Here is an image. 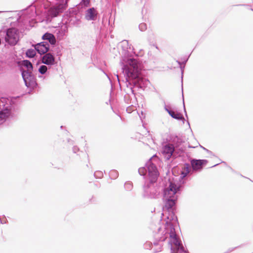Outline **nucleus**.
I'll use <instances>...</instances> for the list:
<instances>
[{
  "instance_id": "obj_1",
  "label": "nucleus",
  "mask_w": 253,
  "mask_h": 253,
  "mask_svg": "<svg viewBox=\"0 0 253 253\" xmlns=\"http://www.w3.org/2000/svg\"><path fill=\"white\" fill-rule=\"evenodd\" d=\"M146 167H141L138 172L140 175L145 176L148 174V178L146 179L143 186V198L147 199H157L161 192L163 193V200L165 204L163 210L169 212L168 218L170 220H176L177 218L175 215L178 194L181 191V187L177 184L169 180L168 183L162 181L158 183L159 173L156 165L147 163Z\"/></svg>"
},
{
  "instance_id": "obj_2",
  "label": "nucleus",
  "mask_w": 253,
  "mask_h": 253,
  "mask_svg": "<svg viewBox=\"0 0 253 253\" xmlns=\"http://www.w3.org/2000/svg\"><path fill=\"white\" fill-rule=\"evenodd\" d=\"M14 11H1V25L2 26H16L24 29L27 24L30 22V19H33L37 16L36 8L31 5L26 9L19 11L17 17L13 16Z\"/></svg>"
},
{
  "instance_id": "obj_3",
  "label": "nucleus",
  "mask_w": 253,
  "mask_h": 253,
  "mask_svg": "<svg viewBox=\"0 0 253 253\" xmlns=\"http://www.w3.org/2000/svg\"><path fill=\"white\" fill-rule=\"evenodd\" d=\"M129 64L133 68V70L127 68L124 65L122 67V70L123 72L125 75H127V76H130L133 80H135L132 83H131L128 81L127 78H126L127 87H128V85H130L131 92L135 96L133 88L135 86H137L139 88L144 89V88L147 86L148 83H149V81L148 79H143L140 77L142 67L139 59L137 58H130L129 60Z\"/></svg>"
},
{
  "instance_id": "obj_4",
  "label": "nucleus",
  "mask_w": 253,
  "mask_h": 253,
  "mask_svg": "<svg viewBox=\"0 0 253 253\" xmlns=\"http://www.w3.org/2000/svg\"><path fill=\"white\" fill-rule=\"evenodd\" d=\"M21 103L20 97L1 96V127L4 123L15 117Z\"/></svg>"
},
{
  "instance_id": "obj_5",
  "label": "nucleus",
  "mask_w": 253,
  "mask_h": 253,
  "mask_svg": "<svg viewBox=\"0 0 253 253\" xmlns=\"http://www.w3.org/2000/svg\"><path fill=\"white\" fill-rule=\"evenodd\" d=\"M22 29L18 25L1 27V37L4 38V46H13L17 44L19 41V30Z\"/></svg>"
},
{
  "instance_id": "obj_6",
  "label": "nucleus",
  "mask_w": 253,
  "mask_h": 253,
  "mask_svg": "<svg viewBox=\"0 0 253 253\" xmlns=\"http://www.w3.org/2000/svg\"><path fill=\"white\" fill-rule=\"evenodd\" d=\"M169 232L166 231L165 233L161 237L158 241L164 242L169 236V245L170 246V253H181L185 250L182 246L181 242L177 237L175 230L173 224H170Z\"/></svg>"
},
{
  "instance_id": "obj_7",
  "label": "nucleus",
  "mask_w": 253,
  "mask_h": 253,
  "mask_svg": "<svg viewBox=\"0 0 253 253\" xmlns=\"http://www.w3.org/2000/svg\"><path fill=\"white\" fill-rule=\"evenodd\" d=\"M82 13L76 8L70 10L69 12L64 15L62 22L65 25V27L74 26H80L81 23Z\"/></svg>"
},
{
  "instance_id": "obj_8",
  "label": "nucleus",
  "mask_w": 253,
  "mask_h": 253,
  "mask_svg": "<svg viewBox=\"0 0 253 253\" xmlns=\"http://www.w3.org/2000/svg\"><path fill=\"white\" fill-rule=\"evenodd\" d=\"M52 5L48 10V16L52 18L61 14L67 7L69 0H53L50 1L46 0Z\"/></svg>"
},
{
  "instance_id": "obj_9",
  "label": "nucleus",
  "mask_w": 253,
  "mask_h": 253,
  "mask_svg": "<svg viewBox=\"0 0 253 253\" xmlns=\"http://www.w3.org/2000/svg\"><path fill=\"white\" fill-rule=\"evenodd\" d=\"M21 75L24 84L28 89L27 93L29 94L33 93L38 87L36 78L33 72H29L28 71H22Z\"/></svg>"
},
{
  "instance_id": "obj_10",
  "label": "nucleus",
  "mask_w": 253,
  "mask_h": 253,
  "mask_svg": "<svg viewBox=\"0 0 253 253\" xmlns=\"http://www.w3.org/2000/svg\"><path fill=\"white\" fill-rule=\"evenodd\" d=\"M176 150L173 144L170 143L168 142L162 143L161 153L165 162H167L168 166L169 165V162L172 163L177 157L175 154Z\"/></svg>"
},
{
  "instance_id": "obj_11",
  "label": "nucleus",
  "mask_w": 253,
  "mask_h": 253,
  "mask_svg": "<svg viewBox=\"0 0 253 253\" xmlns=\"http://www.w3.org/2000/svg\"><path fill=\"white\" fill-rule=\"evenodd\" d=\"M189 160L193 173L201 172L208 163V161L206 159H197L191 158Z\"/></svg>"
},
{
  "instance_id": "obj_12",
  "label": "nucleus",
  "mask_w": 253,
  "mask_h": 253,
  "mask_svg": "<svg viewBox=\"0 0 253 253\" xmlns=\"http://www.w3.org/2000/svg\"><path fill=\"white\" fill-rule=\"evenodd\" d=\"M34 48L38 53L40 55L44 54L49 50V44L47 42L43 41L36 44Z\"/></svg>"
},
{
  "instance_id": "obj_13",
  "label": "nucleus",
  "mask_w": 253,
  "mask_h": 253,
  "mask_svg": "<svg viewBox=\"0 0 253 253\" xmlns=\"http://www.w3.org/2000/svg\"><path fill=\"white\" fill-rule=\"evenodd\" d=\"M98 17V14L96 9L93 7L88 8L85 12L84 18L87 21L96 20Z\"/></svg>"
},
{
  "instance_id": "obj_14",
  "label": "nucleus",
  "mask_w": 253,
  "mask_h": 253,
  "mask_svg": "<svg viewBox=\"0 0 253 253\" xmlns=\"http://www.w3.org/2000/svg\"><path fill=\"white\" fill-rule=\"evenodd\" d=\"M42 63L51 67L55 64L54 55L50 52L45 53L42 57Z\"/></svg>"
},
{
  "instance_id": "obj_15",
  "label": "nucleus",
  "mask_w": 253,
  "mask_h": 253,
  "mask_svg": "<svg viewBox=\"0 0 253 253\" xmlns=\"http://www.w3.org/2000/svg\"><path fill=\"white\" fill-rule=\"evenodd\" d=\"M164 109L168 112L169 115L172 118L182 121L183 123H184L185 121L183 115L181 113L175 112L174 111L170 110L165 103Z\"/></svg>"
},
{
  "instance_id": "obj_16",
  "label": "nucleus",
  "mask_w": 253,
  "mask_h": 253,
  "mask_svg": "<svg viewBox=\"0 0 253 253\" xmlns=\"http://www.w3.org/2000/svg\"><path fill=\"white\" fill-rule=\"evenodd\" d=\"M42 40L44 41L50 43L52 46H54L56 43V40L55 36L52 33L48 32L44 33L42 37Z\"/></svg>"
},
{
  "instance_id": "obj_17",
  "label": "nucleus",
  "mask_w": 253,
  "mask_h": 253,
  "mask_svg": "<svg viewBox=\"0 0 253 253\" xmlns=\"http://www.w3.org/2000/svg\"><path fill=\"white\" fill-rule=\"evenodd\" d=\"M193 173L192 170L191 171L190 169V164L185 163L182 167L180 171V179H183L189 175V176Z\"/></svg>"
},
{
  "instance_id": "obj_18",
  "label": "nucleus",
  "mask_w": 253,
  "mask_h": 253,
  "mask_svg": "<svg viewBox=\"0 0 253 253\" xmlns=\"http://www.w3.org/2000/svg\"><path fill=\"white\" fill-rule=\"evenodd\" d=\"M50 68L49 66L47 67L44 65H41L38 69V71L41 75L38 76V78L43 80L45 79L49 75L48 70Z\"/></svg>"
},
{
  "instance_id": "obj_19",
  "label": "nucleus",
  "mask_w": 253,
  "mask_h": 253,
  "mask_svg": "<svg viewBox=\"0 0 253 253\" xmlns=\"http://www.w3.org/2000/svg\"><path fill=\"white\" fill-rule=\"evenodd\" d=\"M169 140L172 143V144L176 149L183 142L182 139L176 135L171 134L169 136Z\"/></svg>"
},
{
  "instance_id": "obj_20",
  "label": "nucleus",
  "mask_w": 253,
  "mask_h": 253,
  "mask_svg": "<svg viewBox=\"0 0 253 253\" xmlns=\"http://www.w3.org/2000/svg\"><path fill=\"white\" fill-rule=\"evenodd\" d=\"M23 67H25L26 69H22L20 71H28L29 72H33V66L31 62L28 60H24L23 63Z\"/></svg>"
},
{
  "instance_id": "obj_21",
  "label": "nucleus",
  "mask_w": 253,
  "mask_h": 253,
  "mask_svg": "<svg viewBox=\"0 0 253 253\" xmlns=\"http://www.w3.org/2000/svg\"><path fill=\"white\" fill-rule=\"evenodd\" d=\"M66 29H60L57 28L55 31V34H56L57 37L58 39L60 40L65 35L66 32L67 31V27H66Z\"/></svg>"
},
{
  "instance_id": "obj_22",
  "label": "nucleus",
  "mask_w": 253,
  "mask_h": 253,
  "mask_svg": "<svg viewBox=\"0 0 253 253\" xmlns=\"http://www.w3.org/2000/svg\"><path fill=\"white\" fill-rule=\"evenodd\" d=\"M121 43L122 46L124 50H128V49L130 50L131 48L132 50H134L133 47L132 46L131 44H129L127 40H124L121 42Z\"/></svg>"
},
{
  "instance_id": "obj_23",
  "label": "nucleus",
  "mask_w": 253,
  "mask_h": 253,
  "mask_svg": "<svg viewBox=\"0 0 253 253\" xmlns=\"http://www.w3.org/2000/svg\"><path fill=\"white\" fill-rule=\"evenodd\" d=\"M37 53L36 50L34 48H29L26 51V56L28 58H33Z\"/></svg>"
},
{
  "instance_id": "obj_24",
  "label": "nucleus",
  "mask_w": 253,
  "mask_h": 253,
  "mask_svg": "<svg viewBox=\"0 0 253 253\" xmlns=\"http://www.w3.org/2000/svg\"><path fill=\"white\" fill-rule=\"evenodd\" d=\"M176 62L179 65L180 69L181 70V87H182V92H183V78L184 74V69L185 68V65H182V62L179 60H176Z\"/></svg>"
},
{
  "instance_id": "obj_25",
  "label": "nucleus",
  "mask_w": 253,
  "mask_h": 253,
  "mask_svg": "<svg viewBox=\"0 0 253 253\" xmlns=\"http://www.w3.org/2000/svg\"><path fill=\"white\" fill-rule=\"evenodd\" d=\"M109 176L112 179H115L119 175V172L117 170L115 169L111 170L109 172Z\"/></svg>"
},
{
  "instance_id": "obj_26",
  "label": "nucleus",
  "mask_w": 253,
  "mask_h": 253,
  "mask_svg": "<svg viewBox=\"0 0 253 253\" xmlns=\"http://www.w3.org/2000/svg\"><path fill=\"white\" fill-rule=\"evenodd\" d=\"M124 187L126 191H130L133 188L132 182L130 181L126 182L124 184Z\"/></svg>"
},
{
  "instance_id": "obj_27",
  "label": "nucleus",
  "mask_w": 253,
  "mask_h": 253,
  "mask_svg": "<svg viewBox=\"0 0 253 253\" xmlns=\"http://www.w3.org/2000/svg\"><path fill=\"white\" fill-rule=\"evenodd\" d=\"M80 4L84 7H88L90 5V0H81Z\"/></svg>"
},
{
  "instance_id": "obj_28",
  "label": "nucleus",
  "mask_w": 253,
  "mask_h": 253,
  "mask_svg": "<svg viewBox=\"0 0 253 253\" xmlns=\"http://www.w3.org/2000/svg\"><path fill=\"white\" fill-rule=\"evenodd\" d=\"M52 46L54 48L53 51L54 52L55 54L57 56L61 55L60 47L58 45L57 46H56V44Z\"/></svg>"
},
{
  "instance_id": "obj_29",
  "label": "nucleus",
  "mask_w": 253,
  "mask_h": 253,
  "mask_svg": "<svg viewBox=\"0 0 253 253\" xmlns=\"http://www.w3.org/2000/svg\"><path fill=\"white\" fill-rule=\"evenodd\" d=\"M103 176V172L100 170H97L94 173V176L96 178H101Z\"/></svg>"
},
{
  "instance_id": "obj_30",
  "label": "nucleus",
  "mask_w": 253,
  "mask_h": 253,
  "mask_svg": "<svg viewBox=\"0 0 253 253\" xmlns=\"http://www.w3.org/2000/svg\"><path fill=\"white\" fill-rule=\"evenodd\" d=\"M152 246L151 242L147 241L144 244L143 247L146 250H150L152 248Z\"/></svg>"
},
{
  "instance_id": "obj_31",
  "label": "nucleus",
  "mask_w": 253,
  "mask_h": 253,
  "mask_svg": "<svg viewBox=\"0 0 253 253\" xmlns=\"http://www.w3.org/2000/svg\"><path fill=\"white\" fill-rule=\"evenodd\" d=\"M138 28L140 31H145L147 29V25L145 23H140L138 26Z\"/></svg>"
},
{
  "instance_id": "obj_32",
  "label": "nucleus",
  "mask_w": 253,
  "mask_h": 253,
  "mask_svg": "<svg viewBox=\"0 0 253 253\" xmlns=\"http://www.w3.org/2000/svg\"><path fill=\"white\" fill-rule=\"evenodd\" d=\"M124 100L127 104L131 103L130 96L128 94H126L124 96Z\"/></svg>"
},
{
  "instance_id": "obj_33",
  "label": "nucleus",
  "mask_w": 253,
  "mask_h": 253,
  "mask_svg": "<svg viewBox=\"0 0 253 253\" xmlns=\"http://www.w3.org/2000/svg\"><path fill=\"white\" fill-rule=\"evenodd\" d=\"M182 99H183V110H184V114H185V116L186 117V118L188 119V117L187 113V112H186V108H185V103H184V95H183V93H182Z\"/></svg>"
},
{
  "instance_id": "obj_34",
  "label": "nucleus",
  "mask_w": 253,
  "mask_h": 253,
  "mask_svg": "<svg viewBox=\"0 0 253 253\" xmlns=\"http://www.w3.org/2000/svg\"><path fill=\"white\" fill-rule=\"evenodd\" d=\"M234 6H246V7H250V9L253 11V9L252 8H251V5H249V4H239L234 5Z\"/></svg>"
},
{
  "instance_id": "obj_35",
  "label": "nucleus",
  "mask_w": 253,
  "mask_h": 253,
  "mask_svg": "<svg viewBox=\"0 0 253 253\" xmlns=\"http://www.w3.org/2000/svg\"><path fill=\"white\" fill-rule=\"evenodd\" d=\"M7 222V219L6 218L4 215H1V224H5Z\"/></svg>"
},
{
  "instance_id": "obj_36",
  "label": "nucleus",
  "mask_w": 253,
  "mask_h": 253,
  "mask_svg": "<svg viewBox=\"0 0 253 253\" xmlns=\"http://www.w3.org/2000/svg\"><path fill=\"white\" fill-rule=\"evenodd\" d=\"M190 55V54L188 57H183L182 59V63H183L184 65H185L186 63H187V62L188 61V59H189Z\"/></svg>"
},
{
  "instance_id": "obj_37",
  "label": "nucleus",
  "mask_w": 253,
  "mask_h": 253,
  "mask_svg": "<svg viewBox=\"0 0 253 253\" xmlns=\"http://www.w3.org/2000/svg\"><path fill=\"white\" fill-rule=\"evenodd\" d=\"M80 149L79 147L77 146H74L73 147V152L74 153H77V152L79 151Z\"/></svg>"
},
{
  "instance_id": "obj_38",
  "label": "nucleus",
  "mask_w": 253,
  "mask_h": 253,
  "mask_svg": "<svg viewBox=\"0 0 253 253\" xmlns=\"http://www.w3.org/2000/svg\"><path fill=\"white\" fill-rule=\"evenodd\" d=\"M205 151H206L208 154H209L210 155L212 156H215L214 154L211 151L208 150V149H205Z\"/></svg>"
},
{
  "instance_id": "obj_39",
  "label": "nucleus",
  "mask_w": 253,
  "mask_h": 253,
  "mask_svg": "<svg viewBox=\"0 0 253 253\" xmlns=\"http://www.w3.org/2000/svg\"><path fill=\"white\" fill-rule=\"evenodd\" d=\"M239 247V246H237V247H235L234 248H229L226 253H230V252H232L233 251H234L235 249H237Z\"/></svg>"
},
{
  "instance_id": "obj_40",
  "label": "nucleus",
  "mask_w": 253,
  "mask_h": 253,
  "mask_svg": "<svg viewBox=\"0 0 253 253\" xmlns=\"http://www.w3.org/2000/svg\"><path fill=\"white\" fill-rule=\"evenodd\" d=\"M179 154V155H180L181 154H182L184 152V150L182 149V148H178Z\"/></svg>"
},
{
  "instance_id": "obj_41",
  "label": "nucleus",
  "mask_w": 253,
  "mask_h": 253,
  "mask_svg": "<svg viewBox=\"0 0 253 253\" xmlns=\"http://www.w3.org/2000/svg\"><path fill=\"white\" fill-rule=\"evenodd\" d=\"M151 159H152V158H150V159H149V161H148V162L145 164V165H146V164H147V163H152V164H153V163L150 161ZM144 167H145V168H146V165H145V166H144Z\"/></svg>"
},
{
  "instance_id": "obj_42",
  "label": "nucleus",
  "mask_w": 253,
  "mask_h": 253,
  "mask_svg": "<svg viewBox=\"0 0 253 253\" xmlns=\"http://www.w3.org/2000/svg\"><path fill=\"white\" fill-rule=\"evenodd\" d=\"M161 250V248H160V250H156V251H154V253H157L158 252H160Z\"/></svg>"
},
{
  "instance_id": "obj_43",
  "label": "nucleus",
  "mask_w": 253,
  "mask_h": 253,
  "mask_svg": "<svg viewBox=\"0 0 253 253\" xmlns=\"http://www.w3.org/2000/svg\"><path fill=\"white\" fill-rule=\"evenodd\" d=\"M158 245V241L154 242V246H157Z\"/></svg>"
},
{
  "instance_id": "obj_44",
  "label": "nucleus",
  "mask_w": 253,
  "mask_h": 253,
  "mask_svg": "<svg viewBox=\"0 0 253 253\" xmlns=\"http://www.w3.org/2000/svg\"><path fill=\"white\" fill-rule=\"evenodd\" d=\"M181 253H189L188 251H186L185 250L184 251H183L182 252H181Z\"/></svg>"
},
{
  "instance_id": "obj_45",
  "label": "nucleus",
  "mask_w": 253,
  "mask_h": 253,
  "mask_svg": "<svg viewBox=\"0 0 253 253\" xmlns=\"http://www.w3.org/2000/svg\"><path fill=\"white\" fill-rule=\"evenodd\" d=\"M115 0V2L117 3V4L119 3L120 2V1H121V0Z\"/></svg>"
},
{
  "instance_id": "obj_46",
  "label": "nucleus",
  "mask_w": 253,
  "mask_h": 253,
  "mask_svg": "<svg viewBox=\"0 0 253 253\" xmlns=\"http://www.w3.org/2000/svg\"><path fill=\"white\" fill-rule=\"evenodd\" d=\"M129 107H130V106H129L128 107H127V108H126V111H127V112H128V113H130V112L128 111V109H129Z\"/></svg>"
},
{
  "instance_id": "obj_47",
  "label": "nucleus",
  "mask_w": 253,
  "mask_h": 253,
  "mask_svg": "<svg viewBox=\"0 0 253 253\" xmlns=\"http://www.w3.org/2000/svg\"><path fill=\"white\" fill-rule=\"evenodd\" d=\"M229 169L231 170L232 171L234 172V170L230 167H229Z\"/></svg>"
},
{
  "instance_id": "obj_48",
  "label": "nucleus",
  "mask_w": 253,
  "mask_h": 253,
  "mask_svg": "<svg viewBox=\"0 0 253 253\" xmlns=\"http://www.w3.org/2000/svg\"><path fill=\"white\" fill-rule=\"evenodd\" d=\"M219 164V163H218V164H216L214 165V166H213L211 167V168L216 167V166L218 165Z\"/></svg>"
},
{
  "instance_id": "obj_49",
  "label": "nucleus",
  "mask_w": 253,
  "mask_h": 253,
  "mask_svg": "<svg viewBox=\"0 0 253 253\" xmlns=\"http://www.w3.org/2000/svg\"><path fill=\"white\" fill-rule=\"evenodd\" d=\"M221 163H223V164H224V165H227V163H226L225 162L222 161V162H221Z\"/></svg>"
},
{
  "instance_id": "obj_50",
  "label": "nucleus",
  "mask_w": 253,
  "mask_h": 253,
  "mask_svg": "<svg viewBox=\"0 0 253 253\" xmlns=\"http://www.w3.org/2000/svg\"><path fill=\"white\" fill-rule=\"evenodd\" d=\"M200 147H201L203 150H205V149H206V148H205L204 147H203V146H201V145H200Z\"/></svg>"
},
{
  "instance_id": "obj_51",
  "label": "nucleus",
  "mask_w": 253,
  "mask_h": 253,
  "mask_svg": "<svg viewBox=\"0 0 253 253\" xmlns=\"http://www.w3.org/2000/svg\"><path fill=\"white\" fill-rule=\"evenodd\" d=\"M68 141L69 142H70V141H71V142H73V141H72V140H70V139H68Z\"/></svg>"
},
{
  "instance_id": "obj_52",
  "label": "nucleus",
  "mask_w": 253,
  "mask_h": 253,
  "mask_svg": "<svg viewBox=\"0 0 253 253\" xmlns=\"http://www.w3.org/2000/svg\"><path fill=\"white\" fill-rule=\"evenodd\" d=\"M154 46H155V47H156V48H157V49L158 48V47L157 45H155Z\"/></svg>"
},
{
  "instance_id": "obj_53",
  "label": "nucleus",
  "mask_w": 253,
  "mask_h": 253,
  "mask_svg": "<svg viewBox=\"0 0 253 253\" xmlns=\"http://www.w3.org/2000/svg\"><path fill=\"white\" fill-rule=\"evenodd\" d=\"M187 123L188 125L189 126H190V123H189V122L188 121H187Z\"/></svg>"
},
{
  "instance_id": "obj_54",
  "label": "nucleus",
  "mask_w": 253,
  "mask_h": 253,
  "mask_svg": "<svg viewBox=\"0 0 253 253\" xmlns=\"http://www.w3.org/2000/svg\"><path fill=\"white\" fill-rule=\"evenodd\" d=\"M189 147H190V148H195V147H191L190 145L189 146Z\"/></svg>"
},
{
  "instance_id": "obj_55",
  "label": "nucleus",
  "mask_w": 253,
  "mask_h": 253,
  "mask_svg": "<svg viewBox=\"0 0 253 253\" xmlns=\"http://www.w3.org/2000/svg\"><path fill=\"white\" fill-rule=\"evenodd\" d=\"M104 74H105V75H106L107 77H108L107 75V74H106L104 72ZM109 78V77H108Z\"/></svg>"
},
{
  "instance_id": "obj_56",
  "label": "nucleus",
  "mask_w": 253,
  "mask_h": 253,
  "mask_svg": "<svg viewBox=\"0 0 253 253\" xmlns=\"http://www.w3.org/2000/svg\"><path fill=\"white\" fill-rule=\"evenodd\" d=\"M119 116L120 117V118L121 119H122V117H121V116L120 115H119Z\"/></svg>"
},
{
  "instance_id": "obj_57",
  "label": "nucleus",
  "mask_w": 253,
  "mask_h": 253,
  "mask_svg": "<svg viewBox=\"0 0 253 253\" xmlns=\"http://www.w3.org/2000/svg\"><path fill=\"white\" fill-rule=\"evenodd\" d=\"M63 127V126H60L61 128H62V127Z\"/></svg>"
}]
</instances>
